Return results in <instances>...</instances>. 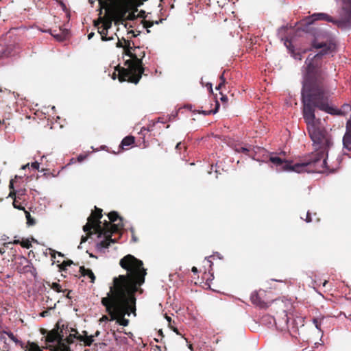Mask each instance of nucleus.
Here are the masks:
<instances>
[{
  "instance_id": "nucleus-1",
  "label": "nucleus",
  "mask_w": 351,
  "mask_h": 351,
  "mask_svg": "<svg viewBox=\"0 0 351 351\" xmlns=\"http://www.w3.org/2000/svg\"><path fill=\"white\" fill-rule=\"evenodd\" d=\"M313 47L315 49H322V51L313 58L308 56L305 62V70L302 71L304 76L302 90L303 114L310 137L313 142L315 152L324 151L327 159L328 148L332 143L326 130L320 125V121L315 118L314 108L317 107L331 114H341L339 110L330 106L327 103V96L320 87L324 73L317 63V60L324 55L332 52L335 45L332 43H319L314 40ZM326 95H328V93Z\"/></svg>"
},
{
  "instance_id": "nucleus-2",
  "label": "nucleus",
  "mask_w": 351,
  "mask_h": 351,
  "mask_svg": "<svg viewBox=\"0 0 351 351\" xmlns=\"http://www.w3.org/2000/svg\"><path fill=\"white\" fill-rule=\"evenodd\" d=\"M99 5V17L95 21V26L103 41L117 39V47H123L125 55L130 58L125 61L127 69L119 71V81L128 80L137 84L143 73L141 60L132 52L130 43L125 39L120 40L116 32L112 31V23L118 25L126 19L134 20L137 17L146 18L145 12L138 11L137 8L143 4L141 0H97Z\"/></svg>"
},
{
  "instance_id": "nucleus-3",
  "label": "nucleus",
  "mask_w": 351,
  "mask_h": 351,
  "mask_svg": "<svg viewBox=\"0 0 351 351\" xmlns=\"http://www.w3.org/2000/svg\"><path fill=\"white\" fill-rule=\"evenodd\" d=\"M120 265L127 270V275L114 278L107 295L101 298V302L109 316L103 315L99 319L100 324L116 321L118 324L127 326L129 320L125 316L135 313L134 294L138 287L143 284L146 271L143 267V262L130 254L121 259Z\"/></svg>"
},
{
  "instance_id": "nucleus-4",
  "label": "nucleus",
  "mask_w": 351,
  "mask_h": 351,
  "mask_svg": "<svg viewBox=\"0 0 351 351\" xmlns=\"http://www.w3.org/2000/svg\"><path fill=\"white\" fill-rule=\"evenodd\" d=\"M285 152L278 156L271 154L269 161L275 166L276 170L281 171H294L296 173H331L335 169L333 165H328L326 161V153L323 152H314L308 161L291 165V162L280 156H285Z\"/></svg>"
},
{
  "instance_id": "nucleus-5",
  "label": "nucleus",
  "mask_w": 351,
  "mask_h": 351,
  "mask_svg": "<svg viewBox=\"0 0 351 351\" xmlns=\"http://www.w3.org/2000/svg\"><path fill=\"white\" fill-rule=\"evenodd\" d=\"M101 211V210H97V213H93L83 227L84 232H89L93 229L95 232L98 234L99 238L104 237L103 239L97 243V249L99 251H103L108 248L110 243H114V240L111 239L112 234L118 232L123 227L121 219L114 211L110 213L108 215L110 222L105 221L102 223L100 221L102 217Z\"/></svg>"
},
{
  "instance_id": "nucleus-6",
  "label": "nucleus",
  "mask_w": 351,
  "mask_h": 351,
  "mask_svg": "<svg viewBox=\"0 0 351 351\" xmlns=\"http://www.w3.org/2000/svg\"><path fill=\"white\" fill-rule=\"evenodd\" d=\"M84 336L79 335L78 332L73 328L52 330L47 336V341L53 343L50 346L53 351H72L75 341L83 342L84 346H90L94 342V338L99 335L100 332L96 331L94 335L88 336L84 331Z\"/></svg>"
},
{
  "instance_id": "nucleus-7",
  "label": "nucleus",
  "mask_w": 351,
  "mask_h": 351,
  "mask_svg": "<svg viewBox=\"0 0 351 351\" xmlns=\"http://www.w3.org/2000/svg\"><path fill=\"white\" fill-rule=\"evenodd\" d=\"M339 1H342V5L338 20H334L325 13H315L307 19L306 24H311L315 21L324 20L333 23L341 27L350 26L351 24V0H340Z\"/></svg>"
},
{
  "instance_id": "nucleus-8",
  "label": "nucleus",
  "mask_w": 351,
  "mask_h": 351,
  "mask_svg": "<svg viewBox=\"0 0 351 351\" xmlns=\"http://www.w3.org/2000/svg\"><path fill=\"white\" fill-rule=\"evenodd\" d=\"M282 318V320H278V322H277L274 317L265 315L262 317L261 322L263 324L267 325L269 328L275 326L278 330L283 331L288 328V317L285 312H283Z\"/></svg>"
},
{
  "instance_id": "nucleus-9",
  "label": "nucleus",
  "mask_w": 351,
  "mask_h": 351,
  "mask_svg": "<svg viewBox=\"0 0 351 351\" xmlns=\"http://www.w3.org/2000/svg\"><path fill=\"white\" fill-rule=\"evenodd\" d=\"M304 324V318L302 317H296L292 322L291 325L288 324V328L286 329L289 330L291 333L296 332L300 327L303 326Z\"/></svg>"
},
{
  "instance_id": "nucleus-10",
  "label": "nucleus",
  "mask_w": 351,
  "mask_h": 351,
  "mask_svg": "<svg viewBox=\"0 0 351 351\" xmlns=\"http://www.w3.org/2000/svg\"><path fill=\"white\" fill-rule=\"evenodd\" d=\"M80 269L81 274L83 276H84V277L86 276L88 278H90V282L92 283H93L95 282V276L91 269H86L84 267H81Z\"/></svg>"
},
{
  "instance_id": "nucleus-11",
  "label": "nucleus",
  "mask_w": 351,
  "mask_h": 351,
  "mask_svg": "<svg viewBox=\"0 0 351 351\" xmlns=\"http://www.w3.org/2000/svg\"><path fill=\"white\" fill-rule=\"evenodd\" d=\"M25 351H43V350L34 342H28Z\"/></svg>"
},
{
  "instance_id": "nucleus-12",
  "label": "nucleus",
  "mask_w": 351,
  "mask_h": 351,
  "mask_svg": "<svg viewBox=\"0 0 351 351\" xmlns=\"http://www.w3.org/2000/svg\"><path fill=\"white\" fill-rule=\"evenodd\" d=\"M134 143V138L132 136L125 137L121 141V146H130Z\"/></svg>"
},
{
  "instance_id": "nucleus-13",
  "label": "nucleus",
  "mask_w": 351,
  "mask_h": 351,
  "mask_svg": "<svg viewBox=\"0 0 351 351\" xmlns=\"http://www.w3.org/2000/svg\"><path fill=\"white\" fill-rule=\"evenodd\" d=\"M56 303H53V305H51L47 310L44 311L40 313V316L42 317H45L51 315V311L56 308Z\"/></svg>"
},
{
  "instance_id": "nucleus-14",
  "label": "nucleus",
  "mask_w": 351,
  "mask_h": 351,
  "mask_svg": "<svg viewBox=\"0 0 351 351\" xmlns=\"http://www.w3.org/2000/svg\"><path fill=\"white\" fill-rule=\"evenodd\" d=\"M162 21H163V19H160V21H149L143 20V23L144 27L149 28V27H152V25L154 23L159 24V23H162Z\"/></svg>"
},
{
  "instance_id": "nucleus-15",
  "label": "nucleus",
  "mask_w": 351,
  "mask_h": 351,
  "mask_svg": "<svg viewBox=\"0 0 351 351\" xmlns=\"http://www.w3.org/2000/svg\"><path fill=\"white\" fill-rule=\"evenodd\" d=\"M251 300L252 302L258 305V306H260L262 307V304H261V302L260 301V299L258 298V293H253L252 295H251Z\"/></svg>"
},
{
  "instance_id": "nucleus-16",
  "label": "nucleus",
  "mask_w": 351,
  "mask_h": 351,
  "mask_svg": "<svg viewBox=\"0 0 351 351\" xmlns=\"http://www.w3.org/2000/svg\"><path fill=\"white\" fill-rule=\"evenodd\" d=\"M5 334H6L9 337L10 339L13 341L16 344H20V345H22V343L20 340L18 339V338L14 335V334L12 332H5Z\"/></svg>"
},
{
  "instance_id": "nucleus-17",
  "label": "nucleus",
  "mask_w": 351,
  "mask_h": 351,
  "mask_svg": "<svg viewBox=\"0 0 351 351\" xmlns=\"http://www.w3.org/2000/svg\"><path fill=\"white\" fill-rule=\"evenodd\" d=\"M51 288L54 291H56V292H58V293L63 291V290L61 288V286L57 282H53L52 285H51Z\"/></svg>"
},
{
  "instance_id": "nucleus-18",
  "label": "nucleus",
  "mask_w": 351,
  "mask_h": 351,
  "mask_svg": "<svg viewBox=\"0 0 351 351\" xmlns=\"http://www.w3.org/2000/svg\"><path fill=\"white\" fill-rule=\"evenodd\" d=\"M21 245L23 247H25L27 249H29L32 247V244H31V242L27 240V239H25V240H23L21 242Z\"/></svg>"
},
{
  "instance_id": "nucleus-19",
  "label": "nucleus",
  "mask_w": 351,
  "mask_h": 351,
  "mask_svg": "<svg viewBox=\"0 0 351 351\" xmlns=\"http://www.w3.org/2000/svg\"><path fill=\"white\" fill-rule=\"evenodd\" d=\"M31 167L34 169L38 170L40 165L38 162L36 161L31 164Z\"/></svg>"
},
{
  "instance_id": "nucleus-20",
  "label": "nucleus",
  "mask_w": 351,
  "mask_h": 351,
  "mask_svg": "<svg viewBox=\"0 0 351 351\" xmlns=\"http://www.w3.org/2000/svg\"><path fill=\"white\" fill-rule=\"evenodd\" d=\"M13 206L19 210H25L24 207L17 205L15 200L13 202Z\"/></svg>"
},
{
  "instance_id": "nucleus-21",
  "label": "nucleus",
  "mask_w": 351,
  "mask_h": 351,
  "mask_svg": "<svg viewBox=\"0 0 351 351\" xmlns=\"http://www.w3.org/2000/svg\"><path fill=\"white\" fill-rule=\"evenodd\" d=\"M313 324H315L317 329L320 330L319 325L318 324L317 319L315 318L313 320Z\"/></svg>"
},
{
  "instance_id": "nucleus-22",
  "label": "nucleus",
  "mask_w": 351,
  "mask_h": 351,
  "mask_svg": "<svg viewBox=\"0 0 351 351\" xmlns=\"http://www.w3.org/2000/svg\"><path fill=\"white\" fill-rule=\"evenodd\" d=\"M86 158V156H84V155H80L78 156L77 157V160L79 162H82V160H84V159Z\"/></svg>"
},
{
  "instance_id": "nucleus-23",
  "label": "nucleus",
  "mask_w": 351,
  "mask_h": 351,
  "mask_svg": "<svg viewBox=\"0 0 351 351\" xmlns=\"http://www.w3.org/2000/svg\"><path fill=\"white\" fill-rule=\"evenodd\" d=\"M293 56L295 59L301 60L302 58L301 55L300 53H293Z\"/></svg>"
},
{
  "instance_id": "nucleus-24",
  "label": "nucleus",
  "mask_w": 351,
  "mask_h": 351,
  "mask_svg": "<svg viewBox=\"0 0 351 351\" xmlns=\"http://www.w3.org/2000/svg\"><path fill=\"white\" fill-rule=\"evenodd\" d=\"M26 215V218L27 219V223H29V219H31V216L29 212L25 211Z\"/></svg>"
},
{
  "instance_id": "nucleus-25",
  "label": "nucleus",
  "mask_w": 351,
  "mask_h": 351,
  "mask_svg": "<svg viewBox=\"0 0 351 351\" xmlns=\"http://www.w3.org/2000/svg\"><path fill=\"white\" fill-rule=\"evenodd\" d=\"M26 215V218L27 219V223H29V219H31V216L29 212L25 211Z\"/></svg>"
},
{
  "instance_id": "nucleus-26",
  "label": "nucleus",
  "mask_w": 351,
  "mask_h": 351,
  "mask_svg": "<svg viewBox=\"0 0 351 351\" xmlns=\"http://www.w3.org/2000/svg\"><path fill=\"white\" fill-rule=\"evenodd\" d=\"M220 78L222 80V82L219 84L218 87H217V89L221 87L222 83H224V82H225L223 75L220 77Z\"/></svg>"
},
{
  "instance_id": "nucleus-27",
  "label": "nucleus",
  "mask_w": 351,
  "mask_h": 351,
  "mask_svg": "<svg viewBox=\"0 0 351 351\" xmlns=\"http://www.w3.org/2000/svg\"><path fill=\"white\" fill-rule=\"evenodd\" d=\"M5 339H6V338H5V337L4 336V335H3V334H0V340H1V341H4V342H5Z\"/></svg>"
},
{
  "instance_id": "nucleus-28",
  "label": "nucleus",
  "mask_w": 351,
  "mask_h": 351,
  "mask_svg": "<svg viewBox=\"0 0 351 351\" xmlns=\"http://www.w3.org/2000/svg\"><path fill=\"white\" fill-rule=\"evenodd\" d=\"M221 100L223 101V102H226L227 100H228V98L226 96H224V95H222L221 97Z\"/></svg>"
},
{
  "instance_id": "nucleus-29",
  "label": "nucleus",
  "mask_w": 351,
  "mask_h": 351,
  "mask_svg": "<svg viewBox=\"0 0 351 351\" xmlns=\"http://www.w3.org/2000/svg\"><path fill=\"white\" fill-rule=\"evenodd\" d=\"M86 241H87V237H82L80 244H82V243L86 242Z\"/></svg>"
},
{
  "instance_id": "nucleus-30",
  "label": "nucleus",
  "mask_w": 351,
  "mask_h": 351,
  "mask_svg": "<svg viewBox=\"0 0 351 351\" xmlns=\"http://www.w3.org/2000/svg\"><path fill=\"white\" fill-rule=\"evenodd\" d=\"M9 243H13V244H19V243H20L21 244V241L19 240H18V239H15L12 242H10Z\"/></svg>"
},
{
  "instance_id": "nucleus-31",
  "label": "nucleus",
  "mask_w": 351,
  "mask_h": 351,
  "mask_svg": "<svg viewBox=\"0 0 351 351\" xmlns=\"http://www.w3.org/2000/svg\"><path fill=\"white\" fill-rule=\"evenodd\" d=\"M305 221H306V222H310V221H311V219L309 218V213H307V214H306V218Z\"/></svg>"
},
{
  "instance_id": "nucleus-32",
  "label": "nucleus",
  "mask_w": 351,
  "mask_h": 351,
  "mask_svg": "<svg viewBox=\"0 0 351 351\" xmlns=\"http://www.w3.org/2000/svg\"><path fill=\"white\" fill-rule=\"evenodd\" d=\"M94 36V33L93 32H91L88 35V40H90Z\"/></svg>"
},
{
  "instance_id": "nucleus-33",
  "label": "nucleus",
  "mask_w": 351,
  "mask_h": 351,
  "mask_svg": "<svg viewBox=\"0 0 351 351\" xmlns=\"http://www.w3.org/2000/svg\"><path fill=\"white\" fill-rule=\"evenodd\" d=\"M191 271L192 272H193L194 274H196L197 272V267H193L192 269H191Z\"/></svg>"
},
{
  "instance_id": "nucleus-34",
  "label": "nucleus",
  "mask_w": 351,
  "mask_h": 351,
  "mask_svg": "<svg viewBox=\"0 0 351 351\" xmlns=\"http://www.w3.org/2000/svg\"><path fill=\"white\" fill-rule=\"evenodd\" d=\"M165 318L167 320V322L170 324L171 321V318L169 316H167V315L165 316Z\"/></svg>"
},
{
  "instance_id": "nucleus-35",
  "label": "nucleus",
  "mask_w": 351,
  "mask_h": 351,
  "mask_svg": "<svg viewBox=\"0 0 351 351\" xmlns=\"http://www.w3.org/2000/svg\"><path fill=\"white\" fill-rule=\"evenodd\" d=\"M29 165V163H27V164H26V165H25L22 166L21 169H26Z\"/></svg>"
},
{
  "instance_id": "nucleus-36",
  "label": "nucleus",
  "mask_w": 351,
  "mask_h": 351,
  "mask_svg": "<svg viewBox=\"0 0 351 351\" xmlns=\"http://www.w3.org/2000/svg\"><path fill=\"white\" fill-rule=\"evenodd\" d=\"M241 149L242 152H248V149L247 148L241 147Z\"/></svg>"
},
{
  "instance_id": "nucleus-37",
  "label": "nucleus",
  "mask_w": 351,
  "mask_h": 351,
  "mask_svg": "<svg viewBox=\"0 0 351 351\" xmlns=\"http://www.w3.org/2000/svg\"><path fill=\"white\" fill-rule=\"evenodd\" d=\"M180 145H181V143H178L176 145V149H179V148H180Z\"/></svg>"
},
{
  "instance_id": "nucleus-38",
  "label": "nucleus",
  "mask_w": 351,
  "mask_h": 351,
  "mask_svg": "<svg viewBox=\"0 0 351 351\" xmlns=\"http://www.w3.org/2000/svg\"><path fill=\"white\" fill-rule=\"evenodd\" d=\"M29 225H32L34 224V221L32 219H29V223H27Z\"/></svg>"
},
{
  "instance_id": "nucleus-39",
  "label": "nucleus",
  "mask_w": 351,
  "mask_h": 351,
  "mask_svg": "<svg viewBox=\"0 0 351 351\" xmlns=\"http://www.w3.org/2000/svg\"><path fill=\"white\" fill-rule=\"evenodd\" d=\"M10 188H13V180H11V181H10Z\"/></svg>"
},
{
  "instance_id": "nucleus-40",
  "label": "nucleus",
  "mask_w": 351,
  "mask_h": 351,
  "mask_svg": "<svg viewBox=\"0 0 351 351\" xmlns=\"http://www.w3.org/2000/svg\"><path fill=\"white\" fill-rule=\"evenodd\" d=\"M287 43H288V40H286L285 42V45L287 46V48H289V45H288Z\"/></svg>"
},
{
  "instance_id": "nucleus-41",
  "label": "nucleus",
  "mask_w": 351,
  "mask_h": 351,
  "mask_svg": "<svg viewBox=\"0 0 351 351\" xmlns=\"http://www.w3.org/2000/svg\"><path fill=\"white\" fill-rule=\"evenodd\" d=\"M94 2H95V1H94V0H89V3H90V4H93Z\"/></svg>"
},
{
  "instance_id": "nucleus-42",
  "label": "nucleus",
  "mask_w": 351,
  "mask_h": 351,
  "mask_svg": "<svg viewBox=\"0 0 351 351\" xmlns=\"http://www.w3.org/2000/svg\"><path fill=\"white\" fill-rule=\"evenodd\" d=\"M173 331H175L176 333H178V330H177L176 328H173Z\"/></svg>"
},
{
  "instance_id": "nucleus-43",
  "label": "nucleus",
  "mask_w": 351,
  "mask_h": 351,
  "mask_svg": "<svg viewBox=\"0 0 351 351\" xmlns=\"http://www.w3.org/2000/svg\"><path fill=\"white\" fill-rule=\"evenodd\" d=\"M218 106H219V104H217V108H216V110H217ZM216 112V111H215L214 112Z\"/></svg>"
},
{
  "instance_id": "nucleus-44",
  "label": "nucleus",
  "mask_w": 351,
  "mask_h": 351,
  "mask_svg": "<svg viewBox=\"0 0 351 351\" xmlns=\"http://www.w3.org/2000/svg\"><path fill=\"white\" fill-rule=\"evenodd\" d=\"M3 350H8V347H5V348H3Z\"/></svg>"
},
{
  "instance_id": "nucleus-45",
  "label": "nucleus",
  "mask_w": 351,
  "mask_h": 351,
  "mask_svg": "<svg viewBox=\"0 0 351 351\" xmlns=\"http://www.w3.org/2000/svg\"><path fill=\"white\" fill-rule=\"evenodd\" d=\"M326 281H325V282H324L323 285H324V286H325V285H326Z\"/></svg>"
},
{
  "instance_id": "nucleus-46",
  "label": "nucleus",
  "mask_w": 351,
  "mask_h": 351,
  "mask_svg": "<svg viewBox=\"0 0 351 351\" xmlns=\"http://www.w3.org/2000/svg\"><path fill=\"white\" fill-rule=\"evenodd\" d=\"M336 1H337V3H339L340 0H336Z\"/></svg>"
}]
</instances>
